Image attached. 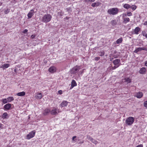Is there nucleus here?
<instances>
[{
    "instance_id": "nucleus-1",
    "label": "nucleus",
    "mask_w": 147,
    "mask_h": 147,
    "mask_svg": "<svg viewBox=\"0 0 147 147\" xmlns=\"http://www.w3.org/2000/svg\"><path fill=\"white\" fill-rule=\"evenodd\" d=\"M81 67L80 66L76 65L71 69L70 71L71 74L74 75V77H75V76H77L78 77H79L80 73V71H79Z\"/></svg>"
},
{
    "instance_id": "nucleus-2",
    "label": "nucleus",
    "mask_w": 147,
    "mask_h": 147,
    "mask_svg": "<svg viewBox=\"0 0 147 147\" xmlns=\"http://www.w3.org/2000/svg\"><path fill=\"white\" fill-rule=\"evenodd\" d=\"M52 18V16L49 14H47L44 15L42 19V22L47 23L50 22Z\"/></svg>"
},
{
    "instance_id": "nucleus-3",
    "label": "nucleus",
    "mask_w": 147,
    "mask_h": 147,
    "mask_svg": "<svg viewBox=\"0 0 147 147\" xmlns=\"http://www.w3.org/2000/svg\"><path fill=\"white\" fill-rule=\"evenodd\" d=\"M119 9L117 8H112L109 9L107 13L110 15H115L117 14Z\"/></svg>"
},
{
    "instance_id": "nucleus-4",
    "label": "nucleus",
    "mask_w": 147,
    "mask_h": 147,
    "mask_svg": "<svg viewBox=\"0 0 147 147\" xmlns=\"http://www.w3.org/2000/svg\"><path fill=\"white\" fill-rule=\"evenodd\" d=\"M134 121V118L132 117H130L126 119L125 123L127 125H131L133 123Z\"/></svg>"
},
{
    "instance_id": "nucleus-5",
    "label": "nucleus",
    "mask_w": 147,
    "mask_h": 147,
    "mask_svg": "<svg viewBox=\"0 0 147 147\" xmlns=\"http://www.w3.org/2000/svg\"><path fill=\"white\" fill-rule=\"evenodd\" d=\"M61 112V111L57 108L54 107L52 108L51 110H50V113L52 115H57L59 113Z\"/></svg>"
},
{
    "instance_id": "nucleus-6",
    "label": "nucleus",
    "mask_w": 147,
    "mask_h": 147,
    "mask_svg": "<svg viewBox=\"0 0 147 147\" xmlns=\"http://www.w3.org/2000/svg\"><path fill=\"white\" fill-rule=\"evenodd\" d=\"M35 133L36 131L34 130L32 131L26 136V139L29 140L34 137L35 135Z\"/></svg>"
},
{
    "instance_id": "nucleus-7",
    "label": "nucleus",
    "mask_w": 147,
    "mask_h": 147,
    "mask_svg": "<svg viewBox=\"0 0 147 147\" xmlns=\"http://www.w3.org/2000/svg\"><path fill=\"white\" fill-rule=\"evenodd\" d=\"M143 96V94L142 92H139L135 93V96L138 98H141Z\"/></svg>"
},
{
    "instance_id": "nucleus-8",
    "label": "nucleus",
    "mask_w": 147,
    "mask_h": 147,
    "mask_svg": "<svg viewBox=\"0 0 147 147\" xmlns=\"http://www.w3.org/2000/svg\"><path fill=\"white\" fill-rule=\"evenodd\" d=\"M142 50H145L147 51V49L146 47H139L138 48L135 49L134 51V52L135 53H137L139 51H141Z\"/></svg>"
},
{
    "instance_id": "nucleus-9",
    "label": "nucleus",
    "mask_w": 147,
    "mask_h": 147,
    "mask_svg": "<svg viewBox=\"0 0 147 147\" xmlns=\"http://www.w3.org/2000/svg\"><path fill=\"white\" fill-rule=\"evenodd\" d=\"M146 71L147 69L146 68L144 67H143L140 69L139 72L141 74H145L146 73Z\"/></svg>"
},
{
    "instance_id": "nucleus-10",
    "label": "nucleus",
    "mask_w": 147,
    "mask_h": 147,
    "mask_svg": "<svg viewBox=\"0 0 147 147\" xmlns=\"http://www.w3.org/2000/svg\"><path fill=\"white\" fill-rule=\"evenodd\" d=\"M11 107V104L8 103L5 105L4 106V108L5 110L8 111L10 109Z\"/></svg>"
},
{
    "instance_id": "nucleus-11",
    "label": "nucleus",
    "mask_w": 147,
    "mask_h": 147,
    "mask_svg": "<svg viewBox=\"0 0 147 147\" xmlns=\"http://www.w3.org/2000/svg\"><path fill=\"white\" fill-rule=\"evenodd\" d=\"M49 71L51 73H54L56 71V68L54 66L51 67L49 69Z\"/></svg>"
},
{
    "instance_id": "nucleus-12",
    "label": "nucleus",
    "mask_w": 147,
    "mask_h": 147,
    "mask_svg": "<svg viewBox=\"0 0 147 147\" xmlns=\"http://www.w3.org/2000/svg\"><path fill=\"white\" fill-rule=\"evenodd\" d=\"M10 65L9 63H5L0 65V68L3 69L7 68L10 66Z\"/></svg>"
},
{
    "instance_id": "nucleus-13",
    "label": "nucleus",
    "mask_w": 147,
    "mask_h": 147,
    "mask_svg": "<svg viewBox=\"0 0 147 147\" xmlns=\"http://www.w3.org/2000/svg\"><path fill=\"white\" fill-rule=\"evenodd\" d=\"M68 104V102L66 101H63L60 105V107L62 108L67 106Z\"/></svg>"
},
{
    "instance_id": "nucleus-14",
    "label": "nucleus",
    "mask_w": 147,
    "mask_h": 147,
    "mask_svg": "<svg viewBox=\"0 0 147 147\" xmlns=\"http://www.w3.org/2000/svg\"><path fill=\"white\" fill-rule=\"evenodd\" d=\"M34 14V10L32 9L30 10V11L29 12L28 14V18H31L33 15Z\"/></svg>"
},
{
    "instance_id": "nucleus-15",
    "label": "nucleus",
    "mask_w": 147,
    "mask_h": 147,
    "mask_svg": "<svg viewBox=\"0 0 147 147\" xmlns=\"http://www.w3.org/2000/svg\"><path fill=\"white\" fill-rule=\"evenodd\" d=\"M49 112H50V109L49 108H47L43 112V114L44 115H46Z\"/></svg>"
},
{
    "instance_id": "nucleus-16",
    "label": "nucleus",
    "mask_w": 147,
    "mask_h": 147,
    "mask_svg": "<svg viewBox=\"0 0 147 147\" xmlns=\"http://www.w3.org/2000/svg\"><path fill=\"white\" fill-rule=\"evenodd\" d=\"M9 117V115L6 112L4 113L1 116V117L3 119H7Z\"/></svg>"
},
{
    "instance_id": "nucleus-17",
    "label": "nucleus",
    "mask_w": 147,
    "mask_h": 147,
    "mask_svg": "<svg viewBox=\"0 0 147 147\" xmlns=\"http://www.w3.org/2000/svg\"><path fill=\"white\" fill-rule=\"evenodd\" d=\"M26 93L25 92L23 91L17 93L16 95L19 96H23L25 95Z\"/></svg>"
},
{
    "instance_id": "nucleus-18",
    "label": "nucleus",
    "mask_w": 147,
    "mask_h": 147,
    "mask_svg": "<svg viewBox=\"0 0 147 147\" xmlns=\"http://www.w3.org/2000/svg\"><path fill=\"white\" fill-rule=\"evenodd\" d=\"M140 31V28L139 27H136L134 30V32L135 34H139V32Z\"/></svg>"
},
{
    "instance_id": "nucleus-19",
    "label": "nucleus",
    "mask_w": 147,
    "mask_h": 147,
    "mask_svg": "<svg viewBox=\"0 0 147 147\" xmlns=\"http://www.w3.org/2000/svg\"><path fill=\"white\" fill-rule=\"evenodd\" d=\"M120 62L119 59H116L114 60L113 61V63L115 65H119V63Z\"/></svg>"
},
{
    "instance_id": "nucleus-20",
    "label": "nucleus",
    "mask_w": 147,
    "mask_h": 147,
    "mask_svg": "<svg viewBox=\"0 0 147 147\" xmlns=\"http://www.w3.org/2000/svg\"><path fill=\"white\" fill-rule=\"evenodd\" d=\"M123 7L127 9L131 8V6L128 4H125L123 6Z\"/></svg>"
},
{
    "instance_id": "nucleus-21",
    "label": "nucleus",
    "mask_w": 147,
    "mask_h": 147,
    "mask_svg": "<svg viewBox=\"0 0 147 147\" xmlns=\"http://www.w3.org/2000/svg\"><path fill=\"white\" fill-rule=\"evenodd\" d=\"M77 85V84L74 80H73L71 83V86L72 87L76 86Z\"/></svg>"
},
{
    "instance_id": "nucleus-22",
    "label": "nucleus",
    "mask_w": 147,
    "mask_h": 147,
    "mask_svg": "<svg viewBox=\"0 0 147 147\" xmlns=\"http://www.w3.org/2000/svg\"><path fill=\"white\" fill-rule=\"evenodd\" d=\"M7 101L8 102H10L14 100V98L13 97H9L7 98Z\"/></svg>"
},
{
    "instance_id": "nucleus-23",
    "label": "nucleus",
    "mask_w": 147,
    "mask_h": 147,
    "mask_svg": "<svg viewBox=\"0 0 147 147\" xmlns=\"http://www.w3.org/2000/svg\"><path fill=\"white\" fill-rule=\"evenodd\" d=\"M123 39L122 38H120L117 39L116 41V42L117 44H119L122 42Z\"/></svg>"
},
{
    "instance_id": "nucleus-24",
    "label": "nucleus",
    "mask_w": 147,
    "mask_h": 147,
    "mask_svg": "<svg viewBox=\"0 0 147 147\" xmlns=\"http://www.w3.org/2000/svg\"><path fill=\"white\" fill-rule=\"evenodd\" d=\"M124 22L126 23L129 21V19L128 18H125L124 19Z\"/></svg>"
},
{
    "instance_id": "nucleus-25",
    "label": "nucleus",
    "mask_w": 147,
    "mask_h": 147,
    "mask_svg": "<svg viewBox=\"0 0 147 147\" xmlns=\"http://www.w3.org/2000/svg\"><path fill=\"white\" fill-rule=\"evenodd\" d=\"M125 82H127V83H129L131 82V80L129 78H126L125 79Z\"/></svg>"
},
{
    "instance_id": "nucleus-26",
    "label": "nucleus",
    "mask_w": 147,
    "mask_h": 147,
    "mask_svg": "<svg viewBox=\"0 0 147 147\" xmlns=\"http://www.w3.org/2000/svg\"><path fill=\"white\" fill-rule=\"evenodd\" d=\"M7 100V98L3 99H2L1 101L3 103L5 104L7 102H8Z\"/></svg>"
},
{
    "instance_id": "nucleus-27",
    "label": "nucleus",
    "mask_w": 147,
    "mask_h": 147,
    "mask_svg": "<svg viewBox=\"0 0 147 147\" xmlns=\"http://www.w3.org/2000/svg\"><path fill=\"white\" fill-rule=\"evenodd\" d=\"M42 97V94L41 93H39L37 94V98H38L41 99Z\"/></svg>"
},
{
    "instance_id": "nucleus-28",
    "label": "nucleus",
    "mask_w": 147,
    "mask_h": 147,
    "mask_svg": "<svg viewBox=\"0 0 147 147\" xmlns=\"http://www.w3.org/2000/svg\"><path fill=\"white\" fill-rule=\"evenodd\" d=\"M92 142L96 145L99 143V142H98L94 139H92Z\"/></svg>"
},
{
    "instance_id": "nucleus-29",
    "label": "nucleus",
    "mask_w": 147,
    "mask_h": 147,
    "mask_svg": "<svg viewBox=\"0 0 147 147\" xmlns=\"http://www.w3.org/2000/svg\"><path fill=\"white\" fill-rule=\"evenodd\" d=\"M87 138L88 140H90L91 142L92 141V139H93V138L92 137H91L90 136L88 135L87 136Z\"/></svg>"
},
{
    "instance_id": "nucleus-30",
    "label": "nucleus",
    "mask_w": 147,
    "mask_h": 147,
    "mask_svg": "<svg viewBox=\"0 0 147 147\" xmlns=\"http://www.w3.org/2000/svg\"><path fill=\"white\" fill-rule=\"evenodd\" d=\"M85 2L86 3H88L89 2H92L95 1V0H84Z\"/></svg>"
},
{
    "instance_id": "nucleus-31",
    "label": "nucleus",
    "mask_w": 147,
    "mask_h": 147,
    "mask_svg": "<svg viewBox=\"0 0 147 147\" xmlns=\"http://www.w3.org/2000/svg\"><path fill=\"white\" fill-rule=\"evenodd\" d=\"M137 6L135 5H132L131 6V8L133 10H135L137 8Z\"/></svg>"
},
{
    "instance_id": "nucleus-32",
    "label": "nucleus",
    "mask_w": 147,
    "mask_h": 147,
    "mask_svg": "<svg viewBox=\"0 0 147 147\" xmlns=\"http://www.w3.org/2000/svg\"><path fill=\"white\" fill-rule=\"evenodd\" d=\"M142 33L143 35L147 38V34L146 32L144 31H142Z\"/></svg>"
},
{
    "instance_id": "nucleus-33",
    "label": "nucleus",
    "mask_w": 147,
    "mask_h": 147,
    "mask_svg": "<svg viewBox=\"0 0 147 147\" xmlns=\"http://www.w3.org/2000/svg\"><path fill=\"white\" fill-rule=\"evenodd\" d=\"M116 21L115 20H113L111 21V23L113 25H115L116 23Z\"/></svg>"
},
{
    "instance_id": "nucleus-34",
    "label": "nucleus",
    "mask_w": 147,
    "mask_h": 147,
    "mask_svg": "<svg viewBox=\"0 0 147 147\" xmlns=\"http://www.w3.org/2000/svg\"><path fill=\"white\" fill-rule=\"evenodd\" d=\"M144 107L147 108V101H144Z\"/></svg>"
},
{
    "instance_id": "nucleus-35",
    "label": "nucleus",
    "mask_w": 147,
    "mask_h": 147,
    "mask_svg": "<svg viewBox=\"0 0 147 147\" xmlns=\"http://www.w3.org/2000/svg\"><path fill=\"white\" fill-rule=\"evenodd\" d=\"M132 15V13L130 11L128 12L127 13V15L128 16H130Z\"/></svg>"
},
{
    "instance_id": "nucleus-36",
    "label": "nucleus",
    "mask_w": 147,
    "mask_h": 147,
    "mask_svg": "<svg viewBox=\"0 0 147 147\" xmlns=\"http://www.w3.org/2000/svg\"><path fill=\"white\" fill-rule=\"evenodd\" d=\"M96 6H98L101 3L99 2H97L95 3Z\"/></svg>"
},
{
    "instance_id": "nucleus-37",
    "label": "nucleus",
    "mask_w": 147,
    "mask_h": 147,
    "mask_svg": "<svg viewBox=\"0 0 147 147\" xmlns=\"http://www.w3.org/2000/svg\"><path fill=\"white\" fill-rule=\"evenodd\" d=\"M58 93L59 94H61L63 93V91L61 90H59L58 91Z\"/></svg>"
},
{
    "instance_id": "nucleus-38",
    "label": "nucleus",
    "mask_w": 147,
    "mask_h": 147,
    "mask_svg": "<svg viewBox=\"0 0 147 147\" xmlns=\"http://www.w3.org/2000/svg\"><path fill=\"white\" fill-rule=\"evenodd\" d=\"M119 65H115L114 67H112V69H115V68L118 67H119Z\"/></svg>"
},
{
    "instance_id": "nucleus-39",
    "label": "nucleus",
    "mask_w": 147,
    "mask_h": 147,
    "mask_svg": "<svg viewBox=\"0 0 147 147\" xmlns=\"http://www.w3.org/2000/svg\"><path fill=\"white\" fill-rule=\"evenodd\" d=\"M76 138V136H73L72 137V140L74 141H75V140H76L75 139Z\"/></svg>"
},
{
    "instance_id": "nucleus-40",
    "label": "nucleus",
    "mask_w": 147,
    "mask_h": 147,
    "mask_svg": "<svg viewBox=\"0 0 147 147\" xmlns=\"http://www.w3.org/2000/svg\"><path fill=\"white\" fill-rule=\"evenodd\" d=\"M28 30L27 29H25L23 31V33H26L27 32Z\"/></svg>"
},
{
    "instance_id": "nucleus-41",
    "label": "nucleus",
    "mask_w": 147,
    "mask_h": 147,
    "mask_svg": "<svg viewBox=\"0 0 147 147\" xmlns=\"http://www.w3.org/2000/svg\"><path fill=\"white\" fill-rule=\"evenodd\" d=\"M91 6L93 7H95V6H96V4H95V3H92V5H91Z\"/></svg>"
},
{
    "instance_id": "nucleus-42",
    "label": "nucleus",
    "mask_w": 147,
    "mask_h": 147,
    "mask_svg": "<svg viewBox=\"0 0 147 147\" xmlns=\"http://www.w3.org/2000/svg\"><path fill=\"white\" fill-rule=\"evenodd\" d=\"M136 147H143V145L142 144H140L138 145Z\"/></svg>"
},
{
    "instance_id": "nucleus-43",
    "label": "nucleus",
    "mask_w": 147,
    "mask_h": 147,
    "mask_svg": "<svg viewBox=\"0 0 147 147\" xmlns=\"http://www.w3.org/2000/svg\"><path fill=\"white\" fill-rule=\"evenodd\" d=\"M36 36V35H32L31 36V38H32V39H33L34 38H35V37Z\"/></svg>"
},
{
    "instance_id": "nucleus-44",
    "label": "nucleus",
    "mask_w": 147,
    "mask_h": 147,
    "mask_svg": "<svg viewBox=\"0 0 147 147\" xmlns=\"http://www.w3.org/2000/svg\"><path fill=\"white\" fill-rule=\"evenodd\" d=\"M100 59V58L99 57H96L95 58V59L96 60H98Z\"/></svg>"
},
{
    "instance_id": "nucleus-45",
    "label": "nucleus",
    "mask_w": 147,
    "mask_h": 147,
    "mask_svg": "<svg viewBox=\"0 0 147 147\" xmlns=\"http://www.w3.org/2000/svg\"><path fill=\"white\" fill-rule=\"evenodd\" d=\"M144 25H147V21L145 22L144 23Z\"/></svg>"
},
{
    "instance_id": "nucleus-46",
    "label": "nucleus",
    "mask_w": 147,
    "mask_h": 147,
    "mask_svg": "<svg viewBox=\"0 0 147 147\" xmlns=\"http://www.w3.org/2000/svg\"><path fill=\"white\" fill-rule=\"evenodd\" d=\"M145 65L146 66H147V61L145 62Z\"/></svg>"
},
{
    "instance_id": "nucleus-47",
    "label": "nucleus",
    "mask_w": 147,
    "mask_h": 147,
    "mask_svg": "<svg viewBox=\"0 0 147 147\" xmlns=\"http://www.w3.org/2000/svg\"><path fill=\"white\" fill-rule=\"evenodd\" d=\"M104 55V53H101V54L100 55V56H102Z\"/></svg>"
},
{
    "instance_id": "nucleus-48",
    "label": "nucleus",
    "mask_w": 147,
    "mask_h": 147,
    "mask_svg": "<svg viewBox=\"0 0 147 147\" xmlns=\"http://www.w3.org/2000/svg\"><path fill=\"white\" fill-rule=\"evenodd\" d=\"M2 124L0 123V128L1 127Z\"/></svg>"
}]
</instances>
